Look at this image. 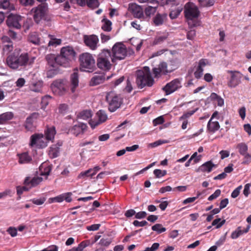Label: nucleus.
Here are the masks:
<instances>
[{
  "mask_svg": "<svg viewBox=\"0 0 251 251\" xmlns=\"http://www.w3.org/2000/svg\"><path fill=\"white\" fill-rule=\"evenodd\" d=\"M129 9L135 18L138 19L143 18V10L141 6L135 3H132L129 4Z\"/></svg>",
  "mask_w": 251,
  "mask_h": 251,
  "instance_id": "nucleus-18",
  "label": "nucleus"
},
{
  "mask_svg": "<svg viewBox=\"0 0 251 251\" xmlns=\"http://www.w3.org/2000/svg\"><path fill=\"white\" fill-rule=\"evenodd\" d=\"M227 73L230 74V77L228 78L227 85L228 87L235 88L241 83L243 74L238 71L227 70Z\"/></svg>",
  "mask_w": 251,
  "mask_h": 251,
  "instance_id": "nucleus-10",
  "label": "nucleus"
},
{
  "mask_svg": "<svg viewBox=\"0 0 251 251\" xmlns=\"http://www.w3.org/2000/svg\"><path fill=\"white\" fill-rule=\"evenodd\" d=\"M151 229L153 231H156L158 234H160L166 230V228L163 227L162 225L160 224H156L151 227Z\"/></svg>",
  "mask_w": 251,
  "mask_h": 251,
  "instance_id": "nucleus-41",
  "label": "nucleus"
},
{
  "mask_svg": "<svg viewBox=\"0 0 251 251\" xmlns=\"http://www.w3.org/2000/svg\"><path fill=\"white\" fill-rule=\"evenodd\" d=\"M110 52L111 60L114 63H116L117 61L124 59L127 56L126 47L121 42L115 43Z\"/></svg>",
  "mask_w": 251,
  "mask_h": 251,
  "instance_id": "nucleus-5",
  "label": "nucleus"
},
{
  "mask_svg": "<svg viewBox=\"0 0 251 251\" xmlns=\"http://www.w3.org/2000/svg\"><path fill=\"white\" fill-rule=\"evenodd\" d=\"M90 244V240H84L82 241L78 245V248L80 250V251H83V249L86 247L89 246Z\"/></svg>",
  "mask_w": 251,
  "mask_h": 251,
  "instance_id": "nucleus-54",
  "label": "nucleus"
},
{
  "mask_svg": "<svg viewBox=\"0 0 251 251\" xmlns=\"http://www.w3.org/2000/svg\"><path fill=\"white\" fill-rule=\"evenodd\" d=\"M0 7L4 9H8L10 11L14 10L15 7L13 4H10L9 1L4 0L0 3Z\"/></svg>",
  "mask_w": 251,
  "mask_h": 251,
  "instance_id": "nucleus-39",
  "label": "nucleus"
},
{
  "mask_svg": "<svg viewBox=\"0 0 251 251\" xmlns=\"http://www.w3.org/2000/svg\"><path fill=\"white\" fill-rule=\"evenodd\" d=\"M97 116L98 117V121L100 122V124L104 123L107 119V116L105 112L102 110H100L97 112Z\"/></svg>",
  "mask_w": 251,
  "mask_h": 251,
  "instance_id": "nucleus-38",
  "label": "nucleus"
},
{
  "mask_svg": "<svg viewBox=\"0 0 251 251\" xmlns=\"http://www.w3.org/2000/svg\"><path fill=\"white\" fill-rule=\"evenodd\" d=\"M197 109L184 113L183 114L179 117V120H186L193 115L197 111Z\"/></svg>",
  "mask_w": 251,
  "mask_h": 251,
  "instance_id": "nucleus-48",
  "label": "nucleus"
},
{
  "mask_svg": "<svg viewBox=\"0 0 251 251\" xmlns=\"http://www.w3.org/2000/svg\"><path fill=\"white\" fill-rule=\"evenodd\" d=\"M48 142L43 134L35 133L30 137V146H36L39 148H44L47 146Z\"/></svg>",
  "mask_w": 251,
  "mask_h": 251,
  "instance_id": "nucleus-12",
  "label": "nucleus"
},
{
  "mask_svg": "<svg viewBox=\"0 0 251 251\" xmlns=\"http://www.w3.org/2000/svg\"><path fill=\"white\" fill-rule=\"evenodd\" d=\"M153 174L156 177L159 178L165 176L167 172L165 170L162 171L159 169H155L153 171Z\"/></svg>",
  "mask_w": 251,
  "mask_h": 251,
  "instance_id": "nucleus-51",
  "label": "nucleus"
},
{
  "mask_svg": "<svg viewBox=\"0 0 251 251\" xmlns=\"http://www.w3.org/2000/svg\"><path fill=\"white\" fill-rule=\"evenodd\" d=\"M78 4L80 6H84L86 4L91 8H97L99 5L98 0H77Z\"/></svg>",
  "mask_w": 251,
  "mask_h": 251,
  "instance_id": "nucleus-23",
  "label": "nucleus"
},
{
  "mask_svg": "<svg viewBox=\"0 0 251 251\" xmlns=\"http://www.w3.org/2000/svg\"><path fill=\"white\" fill-rule=\"evenodd\" d=\"M105 80V77L104 75H95L92 77L89 84L90 86H94L103 83Z\"/></svg>",
  "mask_w": 251,
  "mask_h": 251,
  "instance_id": "nucleus-22",
  "label": "nucleus"
},
{
  "mask_svg": "<svg viewBox=\"0 0 251 251\" xmlns=\"http://www.w3.org/2000/svg\"><path fill=\"white\" fill-rule=\"evenodd\" d=\"M112 242V240L110 238H104L101 239L99 242V244L102 246L107 247Z\"/></svg>",
  "mask_w": 251,
  "mask_h": 251,
  "instance_id": "nucleus-50",
  "label": "nucleus"
},
{
  "mask_svg": "<svg viewBox=\"0 0 251 251\" xmlns=\"http://www.w3.org/2000/svg\"><path fill=\"white\" fill-rule=\"evenodd\" d=\"M216 167L217 165L213 164L211 161H208L201 165L199 167V170L202 172L210 173L213 167L216 168Z\"/></svg>",
  "mask_w": 251,
  "mask_h": 251,
  "instance_id": "nucleus-25",
  "label": "nucleus"
},
{
  "mask_svg": "<svg viewBox=\"0 0 251 251\" xmlns=\"http://www.w3.org/2000/svg\"><path fill=\"white\" fill-rule=\"evenodd\" d=\"M80 66L81 68L87 69V71L92 72L95 67V60L91 54L85 52L79 56Z\"/></svg>",
  "mask_w": 251,
  "mask_h": 251,
  "instance_id": "nucleus-7",
  "label": "nucleus"
},
{
  "mask_svg": "<svg viewBox=\"0 0 251 251\" xmlns=\"http://www.w3.org/2000/svg\"><path fill=\"white\" fill-rule=\"evenodd\" d=\"M185 16L187 19L192 20L197 18L200 15V11L195 5L187 3L185 6L184 10Z\"/></svg>",
  "mask_w": 251,
  "mask_h": 251,
  "instance_id": "nucleus-14",
  "label": "nucleus"
},
{
  "mask_svg": "<svg viewBox=\"0 0 251 251\" xmlns=\"http://www.w3.org/2000/svg\"><path fill=\"white\" fill-rule=\"evenodd\" d=\"M133 224L135 226H144L148 224V222L146 221L139 222L137 220H135L133 222Z\"/></svg>",
  "mask_w": 251,
  "mask_h": 251,
  "instance_id": "nucleus-62",
  "label": "nucleus"
},
{
  "mask_svg": "<svg viewBox=\"0 0 251 251\" xmlns=\"http://www.w3.org/2000/svg\"><path fill=\"white\" fill-rule=\"evenodd\" d=\"M21 4L24 6H32L34 4V0H19Z\"/></svg>",
  "mask_w": 251,
  "mask_h": 251,
  "instance_id": "nucleus-60",
  "label": "nucleus"
},
{
  "mask_svg": "<svg viewBox=\"0 0 251 251\" xmlns=\"http://www.w3.org/2000/svg\"><path fill=\"white\" fill-rule=\"evenodd\" d=\"M38 116V113H34L26 119L25 124V127L26 130L33 131L35 130Z\"/></svg>",
  "mask_w": 251,
  "mask_h": 251,
  "instance_id": "nucleus-15",
  "label": "nucleus"
},
{
  "mask_svg": "<svg viewBox=\"0 0 251 251\" xmlns=\"http://www.w3.org/2000/svg\"><path fill=\"white\" fill-rule=\"evenodd\" d=\"M167 19V14L166 13H157L152 19L153 24L155 26L162 25Z\"/></svg>",
  "mask_w": 251,
  "mask_h": 251,
  "instance_id": "nucleus-21",
  "label": "nucleus"
},
{
  "mask_svg": "<svg viewBox=\"0 0 251 251\" xmlns=\"http://www.w3.org/2000/svg\"><path fill=\"white\" fill-rule=\"evenodd\" d=\"M43 180V178L40 176L34 177L31 179L29 177H26L25 179V186L23 187H17V194L21 195L23 191H27L31 187H35L39 184Z\"/></svg>",
  "mask_w": 251,
  "mask_h": 251,
  "instance_id": "nucleus-8",
  "label": "nucleus"
},
{
  "mask_svg": "<svg viewBox=\"0 0 251 251\" xmlns=\"http://www.w3.org/2000/svg\"><path fill=\"white\" fill-rule=\"evenodd\" d=\"M92 116V113L91 110H84L79 113L77 115V117L83 120H87L89 118H91Z\"/></svg>",
  "mask_w": 251,
  "mask_h": 251,
  "instance_id": "nucleus-35",
  "label": "nucleus"
},
{
  "mask_svg": "<svg viewBox=\"0 0 251 251\" xmlns=\"http://www.w3.org/2000/svg\"><path fill=\"white\" fill-rule=\"evenodd\" d=\"M226 222L225 220L221 221V218H217L215 219L212 223V226H216V228H220L223 225L225 224Z\"/></svg>",
  "mask_w": 251,
  "mask_h": 251,
  "instance_id": "nucleus-44",
  "label": "nucleus"
},
{
  "mask_svg": "<svg viewBox=\"0 0 251 251\" xmlns=\"http://www.w3.org/2000/svg\"><path fill=\"white\" fill-rule=\"evenodd\" d=\"M206 65V63L204 59H201L199 61L198 66L197 68V70L203 74V68Z\"/></svg>",
  "mask_w": 251,
  "mask_h": 251,
  "instance_id": "nucleus-52",
  "label": "nucleus"
},
{
  "mask_svg": "<svg viewBox=\"0 0 251 251\" xmlns=\"http://www.w3.org/2000/svg\"><path fill=\"white\" fill-rule=\"evenodd\" d=\"M101 22L103 23L101 28L105 31L109 32L112 29V22L108 19L104 18L102 20Z\"/></svg>",
  "mask_w": 251,
  "mask_h": 251,
  "instance_id": "nucleus-33",
  "label": "nucleus"
},
{
  "mask_svg": "<svg viewBox=\"0 0 251 251\" xmlns=\"http://www.w3.org/2000/svg\"><path fill=\"white\" fill-rule=\"evenodd\" d=\"M47 10L48 6L46 3H41L38 6L32 9L31 12L33 13V19L37 24L45 19Z\"/></svg>",
  "mask_w": 251,
  "mask_h": 251,
  "instance_id": "nucleus-9",
  "label": "nucleus"
},
{
  "mask_svg": "<svg viewBox=\"0 0 251 251\" xmlns=\"http://www.w3.org/2000/svg\"><path fill=\"white\" fill-rule=\"evenodd\" d=\"M13 117L11 112H5L0 115V125L3 124L7 121L10 120Z\"/></svg>",
  "mask_w": 251,
  "mask_h": 251,
  "instance_id": "nucleus-32",
  "label": "nucleus"
},
{
  "mask_svg": "<svg viewBox=\"0 0 251 251\" xmlns=\"http://www.w3.org/2000/svg\"><path fill=\"white\" fill-rule=\"evenodd\" d=\"M50 40L48 43L49 46H52L56 47L57 45L61 44V40L59 39L53 38V36L49 35Z\"/></svg>",
  "mask_w": 251,
  "mask_h": 251,
  "instance_id": "nucleus-43",
  "label": "nucleus"
},
{
  "mask_svg": "<svg viewBox=\"0 0 251 251\" xmlns=\"http://www.w3.org/2000/svg\"><path fill=\"white\" fill-rule=\"evenodd\" d=\"M51 170V167L50 166H45L42 165L39 167L40 175L42 176H45V179H47V176L50 175Z\"/></svg>",
  "mask_w": 251,
  "mask_h": 251,
  "instance_id": "nucleus-30",
  "label": "nucleus"
},
{
  "mask_svg": "<svg viewBox=\"0 0 251 251\" xmlns=\"http://www.w3.org/2000/svg\"><path fill=\"white\" fill-rule=\"evenodd\" d=\"M236 148L238 150L240 155H244L248 151V145L245 143H240L237 144Z\"/></svg>",
  "mask_w": 251,
  "mask_h": 251,
  "instance_id": "nucleus-31",
  "label": "nucleus"
},
{
  "mask_svg": "<svg viewBox=\"0 0 251 251\" xmlns=\"http://www.w3.org/2000/svg\"><path fill=\"white\" fill-rule=\"evenodd\" d=\"M6 62L9 67L13 69L16 68V57L14 55L8 56Z\"/></svg>",
  "mask_w": 251,
  "mask_h": 251,
  "instance_id": "nucleus-40",
  "label": "nucleus"
},
{
  "mask_svg": "<svg viewBox=\"0 0 251 251\" xmlns=\"http://www.w3.org/2000/svg\"><path fill=\"white\" fill-rule=\"evenodd\" d=\"M105 100L108 103V110L111 112L120 108L123 101L122 96L113 91H110L106 94Z\"/></svg>",
  "mask_w": 251,
  "mask_h": 251,
  "instance_id": "nucleus-4",
  "label": "nucleus"
},
{
  "mask_svg": "<svg viewBox=\"0 0 251 251\" xmlns=\"http://www.w3.org/2000/svg\"><path fill=\"white\" fill-rule=\"evenodd\" d=\"M45 201L46 198L44 197L40 199H34L32 200V201L34 204L38 205L43 204Z\"/></svg>",
  "mask_w": 251,
  "mask_h": 251,
  "instance_id": "nucleus-61",
  "label": "nucleus"
},
{
  "mask_svg": "<svg viewBox=\"0 0 251 251\" xmlns=\"http://www.w3.org/2000/svg\"><path fill=\"white\" fill-rule=\"evenodd\" d=\"M72 195V193L71 192H68L63 194L64 200L68 202H71L72 200L71 198Z\"/></svg>",
  "mask_w": 251,
  "mask_h": 251,
  "instance_id": "nucleus-63",
  "label": "nucleus"
},
{
  "mask_svg": "<svg viewBox=\"0 0 251 251\" xmlns=\"http://www.w3.org/2000/svg\"><path fill=\"white\" fill-rule=\"evenodd\" d=\"M168 37V33H164L162 35H158L155 37L153 44V45H158L162 43L165 40H166Z\"/></svg>",
  "mask_w": 251,
  "mask_h": 251,
  "instance_id": "nucleus-36",
  "label": "nucleus"
},
{
  "mask_svg": "<svg viewBox=\"0 0 251 251\" xmlns=\"http://www.w3.org/2000/svg\"><path fill=\"white\" fill-rule=\"evenodd\" d=\"M221 191L220 189L216 190L213 194L210 195L208 198V200L209 201H211L214 199H216L221 195Z\"/></svg>",
  "mask_w": 251,
  "mask_h": 251,
  "instance_id": "nucleus-55",
  "label": "nucleus"
},
{
  "mask_svg": "<svg viewBox=\"0 0 251 251\" xmlns=\"http://www.w3.org/2000/svg\"><path fill=\"white\" fill-rule=\"evenodd\" d=\"M75 54L72 47L66 46L62 48L60 54L57 56V63L65 67L68 66L70 62L75 59Z\"/></svg>",
  "mask_w": 251,
  "mask_h": 251,
  "instance_id": "nucleus-3",
  "label": "nucleus"
},
{
  "mask_svg": "<svg viewBox=\"0 0 251 251\" xmlns=\"http://www.w3.org/2000/svg\"><path fill=\"white\" fill-rule=\"evenodd\" d=\"M56 134V130L54 126L48 127L45 131L46 135L45 139L47 141H52Z\"/></svg>",
  "mask_w": 251,
  "mask_h": 251,
  "instance_id": "nucleus-27",
  "label": "nucleus"
},
{
  "mask_svg": "<svg viewBox=\"0 0 251 251\" xmlns=\"http://www.w3.org/2000/svg\"><path fill=\"white\" fill-rule=\"evenodd\" d=\"M136 82L138 87L141 89L145 86L151 87L153 85L154 80L149 67L145 66L142 70L137 71Z\"/></svg>",
  "mask_w": 251,
  "mask_h": 251,
  "instance_id": "nucleus-2",
  "label": "nucleus"
},
{
  "mask_svg": "<svg viewBox=\"0 0 251 251\" xmlns=\"http://www.w3.org/2000/svg\"><path fill=\"white\" fill-rule=\"evenodd\" d=\"M206 65V63L204 59H201L199 61L198 66L197 68V70L203 74V68Z\"/></svg>",
  "mask_w": 251,
  "mask_h": 251,
  "instance_id": "nucleus-53",
  "label": "nucleus"
},
{
  "mask_svg": "<svg viewBox=\"0 0 251 251\" xmlns=\"http://www.w3.org/2000/svg\"><path fill=\"white\" fill-rule=\"evenodd\" d=\"M34 59V57L29 58L27 53H22L17 59V69L19 66L25 67L31 65Z\"/></svg>",
  "mask_w": 251,
  "mask_h": 251,
  "instance_id": "nucleus-16",
  "label": "nucleus"
},
{
  "mask_svg": "<svg viewBox=\"0 0 251 251\" xmlns=\"http://www.w3.org/2000/svg\"><path fill=\"white\" fill-rule=\"evenodd\" d=\"M242 188V186L240 185L234 189L231 193V197L233 198H236L240 194V192Z\"/></svg>",
  "mask_w": 251,
  "mask_h": 251,
  "instance_id": "nucleus-59",
  "label": "nucleus"
},
{
  "mask_svg": "<svg viewBox=\"0 0 251 251\" xmlns=\"http://www.w3.org/2000/svg\"><path fill=\"white\" fill-rule=\"evenodd\" d=\"M156 9V6H148L145 9V13L147 17H150L155 12Z\"/></svg>",
  "mask_w": 251,
  "mask_h": 251,
  "instance_id": "nucleus-45",
  "label": "nucleus"
},
{
  "mask_svg": "<svg viewBox=\"0 0 251 251\" xmlns=\"http://www.w3.org/2000/svg\"><path fill=\"white\" fill-rule=\"evenodd\" d=\"M220 125L218 122H213L210 119L207 124V129L211 132H215L220 128Z\"/></svg>",
  "mask_w": 251,
  "mask_h": 251,
  "instance_id": "nucleus-28",
  "label": "nucleus"
},
{
  "mask_svg": "<svg viewBox=\"0 0 251 251\" xmlns=\"http://www.w3.org/2000/svg\"><path fill=\"white\" fill-rule=\"evenodd\" d=\"M6 25L9 28V35L12 38H15L16 33V15L13 13L9 14L6 21Z\"/></svg>",
  "mask_w": 251,
  "mask_h": 251,
  "instance_id": "nucleus-17",
  "label": "nucleus"
},
{
  "mask_svg": "<svg viewBox=\"0 0 251 251\" xmlns=\"http://www.w3.org/2000/svg\"><path fill=\"white\" fill-rule=\"evenodd\" d=\"M110 59H111L110 50L107 49L102 50L98 55L97 59L98 67L104 71L109 70L111 67Z\"/></svg>",
  "mask_w": 251,
  "mask_h": 251,
  "instance_id": "nucleus-6",
  "label": "nucleus"
},
{
  "mask_svg": "<svg viewBox=\"0 0 251 251\" xmlns=\"http://www.w3.org/2000/svg\"><path fill=\"white\" fill-rule=\"evenodd\" d=\"M43 82L38 81L32 84L30 86V89L35 92H41L42 91Z\"/></svg>",
  "mask_w": 251,
  "mask_h": 251,
  "instance_id": "nucleus-37",
  "label": "nucleus"
},
{
  "mask_svg": "<svg viewBox=\"0 0 251 251\" xmlns=\"http://www.w3.org/2000/svg\"><path fill=\"white\" fill-rule=\"evenodd\" d=\"M249 226H248V227L246 228H244L243 229H242L241 226L238 227L235 231L232 232L231 234V238L233 239H237L239 236L247 233L249 231Z\"/></svg>",
  "mask_w": 251,
  "mask_h": 251,
  "instance_id": "nucleus-24",
  "label": "nucleus"
},
{
  "mask_svg": "<svg viewBox=\"0 0 251 251\" xmlns=\"http://www.w3.org/2000/svg\"><path fill=\"white\" fill-rule=\"evenodd\" d=\"M100 226V224H94L86 227V229L89 231H95L99 229Z\"/></svg>",
  "mask_w": 251,
  "mask_h": 251,
  "instance_id": "nucleus-64",
  "label": "nucleus"
},
{
  "mask_svg": "<svg viewBox=\"0 0 251 251\" xmlns=\"http://www.w3.org/2000/svg\"><path fill=\"white\" fill-rule=\"evenodd\" d=\"M17 156L19 157L18 162L20 164H27L32 161L31 157L26 152L18 154Z\"/></svg>",
  "mask_w": 251,
  "mask_h": 251,
  "instance_id": "nucleus-26",
  "label": "nucleus"
},
{
  "mask_svg": "<svg viewBox=\"0 0 251 251\" xmlns=\"http://www.w3.org/2000/svg\"><path fill=\"white\" fill-rule=\"evenodd\" d=\"M181 78H175L167 83L163 88L162 90L166 95H169L182 87Z\"/></svg>",
  "mask_w": 251,
  "mask_h": 251,
  "instance_id": "nucleus-11",
  "label": "nucleus"
},
{
  "mask_svg": "<svg viewBox=\"0 0 251 251\" xmlns=\"http://www.w3.org/2000/svg\"><path fill=\"white\" fill-rule=\"evenodd\" d=\"M62 141H59L56 144L53 145L50 147L49 155L51 158H56L59 156L60 147L62 146Z\"/></svg>",
  "mask_w": 251,
  "mask_h": 251,
  "instance_id": "nucleus-20",
  "label": "nucleus"
},
{
  "mask_svg": "<svg viewBox=\"0 0 251 251\" xmlns=\"http://www.w3.org/2000/svg\"><path fill=\"white\" fill-rule=\"evenodd\" d=\"M83 39L85 45L91 50H96L100 45L99 39L96 35H85Z\"/></svg>",
  "mask_w": 251,
  "mask_h": 251,
  "instance_id": "nucleus-13",
  "label": "nucleus"
},
{
  "mask_svg": "<svg viewBox=\"0 0 251 251\" xmlns=\"http://www.w3.org/2000/svg\"><path fill=\"white\" fill-rule=\"evenodd\" d=\"M199 2L202 7H210L214 4L215 1L214 0H199Z\"/></svg>",
  "mask_w": 251,
  "mask_h": 251,
  "instance_id": "nucleus-42",
  "label": "nucleus"
},
{
  "mask_svg": "<svg viewBox=\"0 0 251 251\" xmlns=\"http://www.w3.org/2000/svg\"><path fill=\"white\" fill-rule=\"evenodd\" d=\"M157 67L158 68V69L161 71L162 74L163 75H166L175 70V69L172 68L168 69L167 63L164 62L160 63Z\"/></svg>",
  "mask_w": 251,
  "mask_h": 251,
  "instance_id": "nucleus-29",
  "label": "nucleus"
},
{
  "mask_svg": "<svg viewBox=\"0 0 251 251\" xmlns=\"http://www.w3.org/2000/svg\"><path fill=\"white\" fill-rule=\"evenodd\" d=\"M90 173H91V171H90L89 169H88L87 171L82 172L78 175V176L77 177V179H81V178L85 179L86 178H87L88 177H91Z\"/></svg>",
  "mask_w": 251,
  "mask_h": 251,
  "instance_id": "nucleus-46",
  "label": "nucleus"
},
{
  "mask_svg": "<svg viewBox=\"0 0 251 251\" xmlns=\"http://www.w3.org/2000/svg\"><path fill=\"white\" fill-rule=\"evenodd\" d=\"M70 84L65 79H58L53 81L51 89L53 93L58 96H62L68 93L69 86L72 93L75 91L78 86L79 79L77 71L74 72L70 76Z\"/></svg>",
  "mask_w": 251,
  "mask_h": 251,
  "instance_id": "nucleus-1",
  "label": "nucleus"
},
{
  "mask_svg": "<svg viewBox=\"0 0 251 251\" xmlns=\"http://www.w3.org/2000/svg\"><path fill=\"white\" fill-rule=\"evenodd\" d=\"M244 158L242 163V164L248 165L251 162V154L247 152L244 155H242Z\"/></svg>",
  "mask_w": 251,
  "mask_h": 251,
  "instance_id": "nucleus-47",
  "label": "nucleus"
},
{
  "mask_svg": "<svg viewBox=\"0 0 251 251\" xmlns=\"http://www.w3.org/2000/svg\"><path fill=\"white\" fill-rule=\"evenodd\" d=\"M29 40L31 43L35 45L39 44L40 42L39 38L35 34H31L29 37Z\"/></svg>",
  "mask_w": 251,
  "mask_h": 251,
  "instance_id": "nucleus-56",
  "label": "nucleus"
},
{
  "mask_svg": "<svg viewBox=\"0 0 251 251\" xmlns=\"http://www.w3.org/2000/svg\"><path fill=\"white\" fill-rule=\"evenodd\" d=\"M152 73L154 75V77L155 78H159L162 75H163V74H162L161 71L158 69V68L157 67L153 68L152 69Z\"/></svg>",
  "mask_w": 251,
  "mask_h": 251,
  "instance_id": "nucleus-58",
  "label": "nucleus"
},
{
  "mask_svg": "<svg viewBox=\"0 0 251 251\" xmlns=\"http://www.w3.org/2000/svg\"><path fill=\"white\" fill-rule=\"evenodd\" d=\"M46 58L48 64L52 67L55 68L56 67V64L58 65L56 60L57 56H55V55L52 54H48Z\"/></svg>",
  "mask_w": 251,
  "mask_h": 251,
  "instance_id": "nucleus-34",
  "label": "nucleus"
},
{
  "mask_svg": "<svg viewBox=\"0 0 251 251\" xmlns=\"http://www.w3.org/2000/svg\"><path fill=\"white\" fill-rule=\"evenodd\" d=\"M164 122V119L162 116H159L153 120V124L155 126L162 124Z\"/></svg>",
  "mask_w": 251,
  "mask_h": 251,
  "instance_id": "nucleus-57",
  "label": "nucleus"
},
{
  "mask_svg": "<svg viewBox=\"0 0 251 251\" xmlns=\"http://www.w3.org/2000/svg\"><path fill=\"white\" fill-rule=\"evenodd\" d=\"M87 126L84 123H79L78 125L74 126L70 129V132L75 136L83 133L86 129Z\"/></svg>",
  "mask_w": 251,
  "mask_h": 251,
  "instance_id": "nucleus-19",
  "label": "nucleus"
},
{
  "mask_svg": "<svg viewBox=\"0 0 251 251\" xmlns=\"http://www.w3.org/2000/svg\"><path fill=\"white\" fill-rule=\"evenodd\" d=\"M182 11V9H175L171 11L169 16L171 19H174L176 18L180 14V12Z\"/></svg>",
  "mask_w": 251,
  "mask_h": 251,
  "instance_id": "nucleus-49",
  "label": "nucleus"
}]
</instances>
